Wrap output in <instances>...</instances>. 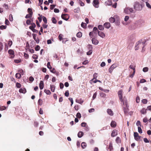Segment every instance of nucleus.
<instances>
[{
	"label": "nucleus",
	"instance_id": "864d4df0",
	"mask_svg": "<svg viewBox=\"0 0 151 151\" xmlns=\"http://www.w3.org/2000/svg\"><path fill=\"white\" fill-rule=\"evenodd\" d=\"M76 116L79 118H81V114L80 113H78L76 115Z\"/></svg>",
	"mask_w": 151,
	"mask_h": 151
},
{
	"label": "nucleus",
	"instance_id": "37998d69",
	"mask_svg": "<svg viewBox=\"0 0 151 151\" xmlns=\"http://www.w3.org/2000/svg\"><path fill=\"white\" fill-rule=\"evenodd\" d=\"M43 20L45 24L47 23V19L46 17L44 16L42 17Z\"/></svg>",
	"mask_w": 151,
	"mask_h": 151
},
{
	"label": "nucleus",
	"instance_id": "ddd939ff",
	"mask_svg": "<svg viewBox=\"0 0 151 151\" xmlns=\"http://www.w3.org/2000/svg\"><path fill=\"white\" fill-rule=\"evenodd\" d=\"M39 86L41 90L43 89L44 87V83L42 81H40L39 84Z\"/></svg>",
	"mask_w": 151,
	"mask_h": 151
},
{
	"label": "nucleus",
	"instance_id": "cd10ccee",
	"mask_svg": "<svg viewBox=\"0 0 151 151\" xmlns=\"http://www.w3.org/2000/svg\"><path fill=\"white\" fill-rule=\"evenodd\" d=\"M93 32L95 34H96L97 32L99 31L97 29V28L96 27H94L93 28Z\"/></svg>",
	"mask_w": 151,
	"mask_h": 151
},
{
	"label": "nucleus",
	"instance_id": "c85d7f7f",
	"mask_svg": "<svg viewBox=\"0 0 151 151\" xmlns=\"http://www.w3.org/2000/svg\"><path fill=\"white\" fill-rule=\"evenodd\" d=\"M44 92L47 95H50L51 93L50 91L48 90L45 89Z\"/></svg>",
	"mask_w": 151,
	"mask_h": 151
},
{
	"label": "nucleus",
	"instance_id": "423d86ee",
	"mask_svg": "<svg viewBox=\"0 0 151 151\" xmlns=\"http://www.w3.org/2000/svg\"><path fill=\"white\" fill-rule=\"evenodd\" d=\"M134 135L135 139L137 141H139L140 140V138L141 137V136H139V134L137 132H134Z\"/></svg>",
	"mask_w": 151,
	"mask_h": 151
},
{
	"label": "nucleus",
	"instance_id": "4468645a",
	"mask_svg": "<svg viewBox=\"0 0 151 151\" xmlns=\"http://www.w3.org/2000/svg\"><path fill=\"white\" fill-rule=\"evenodd\" d=\"M104 26L105 28L109 29L111 26L109 22H106L104 24Z\"/></svg>",
	"mask_w": 151,
	"mask_h": 151
},
{
	"label": "nucleus",
	"instance_id": "f03ea898",
	"mask_svg": "<svg viewBox=\"0 0 151 151\" xmlns=\"http://www.w3.org/2000/svg\"><path fill=\"white\" fill-rule=\"evenodd\" d=\"M122 90H120L118 92V96L119 97V100L120 101L123 103V105L126 106L127 107L128 106L127 105V100L126 97H124L123 99L122 98Z\"/></svg>",
	"mask_w": 151,
	"mask_h": 151
},
{
	"label": "nucleus",
	"instance_id": "8fccbe9b",
	"mask_svg": "<svg viewBox=\"0 0 151 151\" xmlns=\"http://www.w3.org/2000/svg\"><path fill=\"white\" fill-rule=\"evenodd\" d=\"M146 81L145 79H142L140 80V81L139 82L140 83H145V82H146Z\"/></svg>",
	"mask_w": 151,
	"mask_h": 151
},
{
	"label": "nucleus",
	"instance_id": "f704fd0d",
	"mask_svg": "<svg viewBox=\"0 0 151 151\" xmlns=\"http://www.w3.org/2000/svg\"><path fill=\"white\" fill-rule=\"evenodd\" d=\"M42 100L41 99H39L38 101V104L39 105L41 106L42 105Z\"/></svg>",
	"mask_w": 151,
	"mask_h": 151
},
{
	"label": "nucleus",
	"instance_id": "2eb2a0df",
	"mask_svg": "<svg viewBox=\"0 0 151 151\" xmlns=\"http://www.w3.org/2000/svg\"><path fill=\"white\" fill-rule=\"evenodd\" d=\"M92 42L93 44L96 45L98 44L99 42L95 38L92 39Z\"/></svg>",
	"mask_w": 151,
	"mask_h": 151
},
{
	"label": "nucleus",
	"instance_id": "f257e3e1",
	"mask_svg": "<svg viewBox=\"0 0 151 151\" xmlns=\"http://www.w3.org/2000/svg\"><path fill=\"white\" fill-rule=\"evenodd\" d=\"M145 46V42H142V40H139L137 42L135 47V50H137L139 49H142V52L144 51L143 49Z\"/></svg>",
	"mask_w": 151,
	"mask_h": 151
},
{
	"label": "nucleus",
	"instance_id": "bf43d9fd",
	"mask_svg": "<svg viewBox=\"0 0 151 151\" xmlns=\"http://www.w3.org/2000/svg\"><path fill=\"white\" fill-rule=\"evenodd\" d=\"M19 73H20V74L21 75H23L24 74V71L22 69H21L20 70H19Z\"/></svg>",
	"mask_w": 151,
	"mask_h": 151
},
{
	"label": "nucleus",
	"instance_id": "79ce46f5",
	"mask_svg": "<svg viewBox=\"0 0 151 151\" xmlns=\"http://www.w3.org/2000/svg\"><path fill=\"white\" fill-rule=\"evenodd\" d=\"M47 66L48 68L50 69H52V67L50 65V62H48L47 63Z\"/></svg>",
	"mask_w": 151,
	"mask_h": 151
},
{
	"label": "nucleus",
	"instance_id": "052dcab7",
	"mask_svg": "<svg viewBox=\"0 0 151 151\" xmlns=\"http://www.w3.org/2000/svg\"><path fill=\"white\" fill-rule=\"evenodd\" d=\"M65 96L68 97L69 95V93L68 91H65Z\"/></svg>",
	"mask_w": 151,
	"mask_h": 151
},
{
	"label": "nucleus",
	"instance_id": "4d7b16f0",
	"mask_svg": "<svg viewBox=\"0 0 151 151\" xmlns=\"http://www.w3.org/2000/svg\"><path fill=\"white\" fill-rule=\"evenodd\" d=\"M106 65V63L104 62H103L101 64L100 66L101 67H104Z\"/></svg>",
	"mask_w": 151,
	"mask_h": 151
},
{
	"label": "nucleus",
	"instance_id": "2f4dec72",
	"mask_svg": "<svg viewBox=\"0 0 151 151\" xmlns=\"http://www.w3.org/2000/svg\"><path fill=\"white\" fill-rule=\"evenodd\" d=\"M149 70V68L147 67H144L143 68L142 70L144 72H147Z\"/></svg>",
	"mask_w": 151,
	"mask_h": 151
},
{
	"label": "nucleus",
	"instance_id": "b1692460",
	"mask_svg": "<svg viewBox=\"0 0 151 151\" xmlns=\"http://www.w3.org/2000/svg\"><path fill=\"white\" fill-rule=\"evenodd\" d=\"M109 20L110 22L111 23H113L115 22V20L114 18L113 17H111L109 18Z\"/></svg>",
	"mask_w": 151,
	"mask_h": 151
},
{
	"label": "nucleus",
	"instance_id": "ea45409f",
	"mask_svg": "<svg viewBox=\"0 0 151 151\" xmlns=\"http://www.w3.org/2000/svg\"><path fill=\"white\" fill-rule=\"evenodd\" d=\"M123 110H124V113L125 114H126L128 112V109L127 108H126L125 107H124Z\"/></svg>",
	"mask_w": 151,
	"mask_h": 151
},
{
	"label": "nucleus",
	"instance_id": "1a4fd4ad",
	"mask_svg": "<svg viewBox=\"0 0 151 151\" xmlns=\"http://www.w3.org/2000/svg\"><path fill=\"white\" fill-rule=\"evenodd\" d=\"M8 53L11 55L10 57V58H13L14 57V51L12 50H9L8 51Z\"/></svg>",
	"mask_w": 151,
	"mask_h": 151
},
{
	"label": "nucleus",
	"instance_id": "0e129e2a",
	"mask_svg": "<svg viewBox=\"0 0 151 151\" xmlns=\"http://www.w3.org/2000/svg\"><path fill=\"white\" fill-rule=\"evenodd\" d=\"M9 20L7 19H5V24L7 25H8L9 24Z\"/></svg>",
	"mask_w": 151,
	"mask_h": 151
},
{
	"label": "nucleus",
	"instance_id": "13d9d810",
	"mask_svg": "<svg viewBox=\"0 0 151 151\" xmlns=\"http://www.w3.org/2000/svg\"><path fill=\"white\" fill-rule=\"evenodd\" d=\"M86 125V123L85 122H82L81 124V126L82 127H85Z\"/></svg>",
	"mask_w": 151,
	"mask_h": 151
},
{
	"label": "nucleus",
	"instance_id": "58836bf2",
	"mask_svg": "<svg viewBox=\"0 0 151 151\" xmlns=\"http://www.w3.org/2000/svg\"><path fill=\"white\" fill-rule=\"evenodd\" d=\"M100 95L101 97L104 98H105L106 96V94L103 92H101L100 93Z\"/></svg>",
	"mask_w": 151,
	"mask_h": 151
},
{
	"label": "nucleus",
	"instance_id": "bb28decb",
	"mask_svg": "<svg viewBox=\"0 0 151 151\" xmlns=\"http://www.w3.org/2000/svg\"><path fill=\"white\" fill-rule=\"evenodd\" d=\"M51 90L52 92H54L55 91V87L53 85H50V86Z\"/></svg>",
	"mask_w": 151,
	"mask_h": 151
},
{
	"label": "nucleus",
	"instance_id": "f3484780",
	"mask_svg": "<svg viewBox=\"0 0 151 151\" xmlns=\"http://www.w3.org/2000/svg\"><path fill=\"white\" fill-rule=\"evenodd\" d=\"M117 134V132L116 130H113L111 133V136L114 137L116 136Z\"/></svg>",
	"mask_w": 151,
	"mask_h": 151
},
{
	"label": "nucleus",
	"instance_id": "49530a36",
	"mask_svg": "<svg viewBox=\"0 0 151 151\" xmlns=\"http://www.w3.org/2000/svg\"><path fill=\"white\" fill-rule=\"evenodd\" d=\"M6 25H1L0 26V29H5L6 28Z\"/></svg>",
	"mask_w": 151,
	"mask_h": 151
},
{
	"label": "nucleus",
	"instance_id": "0eeeda50",
	"mask_svg": "<svg viewBox=\"0 0 151 151\" xmlns=\"http://www.w3.org/2000/svg\"><path fill=\"white\" fill-rule=\"evenodd\" d=\"M99 0H94L93 1V6L96 8H98L99 7Z\"/></svg>",
	"mask_w": 151,
	"mask_h": 151
},
{
	"label": "nucleus",
	"instance_id": "72a5a7b5",
	"mask_svg": "<svg viewBox=\"0 0 151 151\" xmlns=\"http://www.w3.org/2000/svg\"><path fill=\"white\" fill-rule=\"evenodd\" d=\"M105 3L108 5H111L112 4L111 1L109 0L106 1Z\"/></svg>",
	"mask_w": 151,
	"mask_h": 151
},
{
	"label": "nucleus",
	"instance_id": "473e14b6",
	"mask_svg": "<svg viewBox=\"0 0 151 151\" xmlns=\"http://www.w3.org/2000/svg\"><path fill=\"white\" fill-rule=\"evenodd\" d=\"M80 11L79 7H77V8L74 9V12L75 13H78Z\"/></svg>",
	"mask_w": 151,
	"mask_h": 151
},
{
	"label": "nucleus",
	"instance_id": "e433bc0d",
	"mask_svg": "<svg viewBox=\"0 0 151 151\" xmlns=\"http://www.w3.org/2000/svg\"><path fill=\"white\" fill-rule=\"evenodd\" d=\"M146 6L148 7V8L151 9V5L147 1L146 2Z\"/></svg>",
	"mask_w": 151,
	"mask_h": 151
},
{
	"label": "nucleus",
	"instance_id": "3c124183",
	"mask_svg": "<svg viewBox=\"0 0 151 151\" xmlns=\"http://www.w3.org/2000/svg\"><path fill=\"white\" fill-rule=\"evenodd\" d=\"M143 122L144 123H146L148 121V119L146 117H145L143 118Z\"/></svg>",
	"mask_w": 151,
	"mask_h": 151
},
{
	"label": "nucleus",
	"instance_id": "6e6552de",
	"mask_svg": "<svg viewBox=\"0 0 151 151\" xmlns=\"http://www.w3.org/2000/svg\"><path fill=\"white\" fill-rule=\"evenodd\" d=\"M61 17L63 19L67 21L69 19V16L67 14H62L61 15Z\"/></svg>",
	"mask_w": 151,
	"mask_h": 151
},
{
	"label": "nucleus",
	"instance_id": "09e8293b",
	"mask_svg": "<svg viewBox=\"0 0 151 151\" xmlns=\"http://www.w3.org/2000/svg\"><path fill=\"white\" fill-rule=\"evenodd\" d=\"M0 110L3 111L5 110L6 109V107L4 106H3L1 107H0Z\"/></svg>",
	"mask_w": 151,
	"mask_h": 151
},
{
	"label": "nucleus",
	"instance_id": "4c0bfd02",
	"mask_svg": "<svg viewBox=\"0 0 151 151\" xmlns=\"http://www.w3.org/2000/svg\"><path fill=\"white\" fill-rule=\"evenodd\" d=\"M141 112L142 114H144L146 113V110L145 109L143 108L141 110Z\"/></svg>",
	"mask_w": 151,
	"mask_h": 151
},
{
	"label": "nucleus",
	"instance_id": "c03bdc74",
	"mask_svg": "<svg viewBox=\"0 0 151 151\" xmlns=\"http://www.w3.org/2000/svg\"><path fill=\"white\" fill-rule=\"evenodd\" d=\"M9 20L10 21L12 22L13 20V18L11 14H10L9 16Z\"/></svg>",
	"mask_w": 151,
	"mask_h": 151
},
{
	"label": "nucleus",
	"instance_id": "4be33fe9",
	"mask_svg": "<svg viewBox=\"0 0 151 151\" xmlns=\"http://www.w3.org/2000/svg\"><path fill=\"white\" fill-rule=\"evenodd\" d=\"M87 146L85 142H82L81 144V146L83 149L85 148Z\"/></svg>",
	"mask_w": 151,
	"mask_h": 151
},
{
	"label": "nucleus",
	"instance_id": "603ef678",
	"mask_svg": "<svg viewBox=\"0 0 151 151\" xmlns=\"http://www.w3.org/2000/svg\"><path fill=\"white\" fill-rule=\"evenodd\" d=\"M86 24L85 23H83V22H82L81 24V26L83 28L86 27Z\"/></svg>",
	"mask_w": 151,
	"mask_h": 151
},
{
	"label": "nucleus",
	"instance_id": "5701e85b",
	"mask_svg": "<svg viewBox=\"0 0 151 151\" xmlns=\"http://www.w3.org/2000/svg\"><path fill=\"white\" fill-rule=\"evenodd\" d=\"M116 123L115 121H112L111 123V126L112 127H115L116 126Z\"/></svg>",
	"mask_w": 151,
	"mask_h": 151
},
{
	"label": "nucleus",
	"instance_id": "a878e982",
	"mask_svg": "<svg viewBox=\"0 0 151 151\" xmlns=\"http://www.w3.org/2000/svg\"><path fill=\"white\" fill-rule=\"evenodd\" d=\"M136 124L137 126H138V127H141L142 126L141 122L139 120H138L137 121V122L136 123Z\"/></svg>",
	"mask_w": 151,
	"mask_h": 151
},
{
	"label": "nucleus",
	"instance_id": "393cba45",
	"mask_svg": "<svg viewBox=\"0 0 151 151\" xmlns=\"http://www.w3.org/2000/svg\"><path fill=\"white\" fill-rule=\"evenodd\" d=\"M15 77L19 79L21 78V75L20 73H17L16 74Z\"/></svg>",
	"mask_w": 151,
	"mask_h": 151
},
{
	"label": "nucleus",
	"instance_id": "6e6d98bb",
	"mask_svg": "<svg viewBox=\"0 0 151 151\" xmlns=\"http://www.w3.org/2000/svg\"><path fill=\"white\" fill-rule=\"evenodd\" d=\"M16 87L18 88H20L21 87V85L19 83H17L16 84Z\"/></svg>",
	"mask_w": 151,
	"mask_h": 151
},
{
	"label": "nucleus",
	"instance_id": "f8f14e48",
	"mask_svg": "<svg viewBox=\"0 0 151 151\" xmlns=\"http://www.w3.org/2000/svg\"><path fill=\"white\" fill-rule=\"evenodd\" d=\"M98 35L99 36H100L102 38H104L105 37V34L102 32L98 31Z\"/></svg>",
	"mask_w": 151,
	"mask_h": 151
},
{
	"label": "nucleus",
	"instance_id": "69168bd1",
	"mask_svg": "<svg viewBox=\"0 0 151 151\" xmlns=\"http://www.w3.org/2000/svg\"><path fill=\"white\" fill-rule=\"evenodd\" d=\"M50 70V71L52 73H54L55 72V70L54 68H52Z\"/></svg>",
	"mask_w": 151,
	"mask_h": 151
},
{
	"label": "nucleus",
	"instance_id": "774afa93",
	"mask_svg": "<svg viewBox=\"0 0 151 151\" xmlns=\"http://www.w3.org/2000/svg\"><path fill=\"white\" fill-rule=\"evenodd\" d=\"M129 17L128 16H126L125 17L124 20L125 21L127 22L129 19Z\"/></svg>",
	"mask_w": 151,
	"mask_h": 151
},
{
	"label": "nucleus",
	"instance_id": "de8ad7c7",
	"mask_svg": "<svg viewBox=\"0 0 151 151\" xmlns=\"http://www.w3.org/2000/svg\"><path fill=\"white\" fill-rule=\"evenodd\" d=\"M142 102L144 104H146L147 102V100L146 99H143L142 100Z\"/></svg>",
	"mask_w": 151,
	"mask_h": 151
},
{
	"label": "nucleus",
	"instance_id": "9b49d317",
	"mask_svg": "<svg viewBox=\"0 0 151 151\" xmlns=\"http://www.w3.org/2000/svg\"><path fill=\"white\" fill-rule=\"evenodd\" d=\"M135 28L139 27L140 26V20L137 21L135 23Z\"/></svg>",
	"mask_w": 151,
	"mask_h": 151
},
{
	"label": "nucleus",
	"instance_id": "dca6fc26",
	"mask_svg": "<svg viewBox=\"0 0 151 151\" xmlns=\"http://www.w3.org/2000/svg\"><path fill=\"white\" fill-rule=\"evenodd\" d=\"M107 112L108 114L110 116H113V113L112 110L110 109H107Z\"/></svg>",
	"mask_w": 151,
	"mask_h": 151
},
{
	"label": "nucleus",
	"instance_id": "412c9836",
	"mask_svg": "<svg viewBox=\"0 0 151 151\" xmlns=\"http://www.w3.org/2000/svg\"><path fill=\"white\" fill-rule=\"evenodd\" d=\"M32 12L30 13L27 14L25 18L26 19L31 18L32 17Z\"/></svg>",
	"mask_w": 151,
	"mask_h": 151
},
{
	"label": "nucleus",
	"instance_id": "c756f323",
	"mask_svg": "<svg viewBox=\"0 0 151 151\" xmlns=\"http://www.w3.org/2000/svg\"><path fill=\"white\" fill-rule=\"evenodd\" d=\"M76 36L80 38L82 36V33L81 32H79L77 34Z\"/></svg>",
	"mask_w": 151,
	"mask_h": 151
},
{
	"label": "nucleus",
	"instance_id": "7c9ffc66",
	"mask_svg": "<svg viewBox=\"0 0 151 151\" xmlns=\"http://www.w3.org/2000/svg\"><path fill=\"white\" fill-rule=\"evenodd\" d=\"M98 28L100 30H102L104 29L103 26L101 25H99L98 26Z\"/></svg>",
	"mask_w": 151,
	"mask_h": 151
},
{
	"label": "nucleus",
	"instance_id": "338daca9",
	"mask_svg": "<svg viewBox=\"0 0 151 151\" xmlns=\"http://www.w3.org/2000/svg\"><path fill=\"white\" fill-rule=\"evenodd\" d=\"M34 80V78L32 76H30L29 78V81L30 82H32Z\"/></svg>",
	"mask_w": 151,
	"mask_h": 151
},
{
	"label": "nucleus",
	"instance_id": "c9c22d12",
	"mask_svg": "<svg viewBox=\"0 0 151 151\" xmlns=\"http://www.w3.org/2000/svg\"><path fill=\"white\" fill-rule=\"evenodd\" d=\"M52 22L54 24H55L57 23V20L54 17H52Z\"/></svg>",
	"mask_w": 151,
	"mask_h": 151
},
{
	"label": "nucleus",
	"instance_id": "a19ab883",
	"mask_svg": "<svg viewBox=\"0 0 151 151\" xmlns=\"http://www.w3.org/2000/svg\"><path fill=\"white\" fill-rule=\"evenodd\" d=\"M40 49V47L38 45H37L35 47V50L36 51H37L39 50Z\"/></svg>",
	"mask_w": 151,
	"mask_h": 151
},
{
	"label": "nucleus",
	"instance_id": "a211bd4d",
	"mask_svg": "<svg viewBox=\"0 0 151 151\" xmlns=\"http://www.w3.org/2000/svg\"><path fill=\"white\" fill-rule=\"evenodd\" d=\"M31 25L30 26L29 28L30 29L32 30L33 29H34V28L36 27L35 24L33 23L31 24Z\"/></svg>",
	"mask_w": 151,
	"mask_h": 151
},
{
	"label": "nucleus",
	"instance_id": "aec40b11",
	"mask_svg": "<svg viewBox=\"0 0 151 151\" xmlns=\"http://www.w3.org/2000/svg\"><path fill=\"white\" fill-rule=\"evenodd\" d=\"M19 91L21 93H25L26 92V90L24 88H21L19 89Z\"/></svg>",
	"mask_w": 151,
	"mask_h": 151
},
{
	"label": "nucleus",
	"instance_id": "5fc2aeb1",
	"mask_svg": "<svg viewBox=\"0 0 151 151\" xmlns=\"http://www.w3.org/2000/svg\"><path fill=\"white\" fill-rule=\"evenodd\" d=\"M145 143H149V140L147 139V138H145L143 139Z\"/></svg>",
	"mask_w": 151,
	"mask_h": 151
},
{
	"label": "nucleus",
	"instance_id": "a18cd8bd",
	"mask_svg": "<svg viewBox=\"0 0 151 151\" xmlns=\"http://www.w3.org/2000/svg\"><path fill=\"white\" fill-rule=\"evenodd\" d=\"M138 132L139 133H142V130L141 128V127H138Z\"/></svg>",
	"mask_w": 151,
	"mask_h": 151
},
{
	"label": "nucleus",
	"instance_id": "6ab92c4d",
	"mask_svg": "<svg viewBox=\"0 0 151 151\" xmlns=\"http://www.w3.org/2000/svg\"><path fill=\"white\" fill-rule=\"evenodd\" d=\"M83 135V133L82 132H79L78 134V137L79 138L81 137Z\"/></svg>",
	"mask_w": 151,
	"mask_h": 151
},
{
	"label": "nucleus",
	"instance_id": "e2e57ef3",
	"mask_svg": "<svg viewBox=\"0 0 151 151\" xmlns=\"http://www.w3.org/2000/svg\"><path fill=\"white\" fill-rule=\"evenodd\" d=\"M116 141L117 143H118L120 142V139L119 137H117L116 139Z\"/></svg>",
	"mask_w": 151,
	"mask_h": 151
},
{
	"label": "nucleus",
	"instance_id": "7ed1b4c3",
	"mask_svg": "<svg viewBox=\"0 0 151 151\" xmlns=\"http://www.w3.org/2000/svg\"><path fill=\"white\" fill-rule=\"evenodd\" d=\"M143 6V4H140L139 2H136L134 6V8L136 11H140L142 9Z\"/></svg>",
	"mask_w": 151,
	"mask_h": 151
},
{
	"label": "nucleus",
	"instance_id": "39448f33",
	"mask_svg": "<svg viewBox=\"0 0 151 151\" xmlns=\"http://www.w3.org/2000/svg\"><path fill=\"white\" fill-rule=\"evenodd\" d=\"M118 66V64L116 63H114L112 64L109 69V70L110 73H111L114 69Z\"/></svg>",
	"mask_w": 151,
	"mask_h": 151
},
{
	"label": "nucleus",
	"instance_id": "9d476101",
	"mask_svg": "<svg viewBox=\"0 0 151 151\" xmlns=\"http://www.w3.org/2000/svg\"><path fill=\"white\" fill-rule=\"evenodd\" d=\"M33 38L35 40L36 42L37 43H39V39L37 38H36V35L35 34L33 33L32 34Z\"/></svg>",
	"mask_w": 151,
	"mask_h": 151
},
{
	"label": "nucleus",
	"instance_id": "680f3d73",
	"mask_svg": "<svg viewBox=\"0 0 151 151\" xmlns=\"http://www.w3.org/2000/svg\"><path fill=\"white\" fill-rule=\"evenodd\" d=\"M93 79H96L97 77V74L96 73H95L93 75Z\"/></svg>",
	"mask_w": 151,
	"mask_h": 151
},
{
	"label": "nucleus",
	"instance_id": "20e7f679",
	"mask_svg": "<svg viewBox=\"0 0 151 151\" xmlns=\"http://www.w3.org/2000/svg\"><path fill=\"white\" fill-rule=\"evenodd\" d=\"M124 11L125 13L127 14H129L131 13H135L136 11L132 8L126 7L124 9Z\"/></svg>",
	"mask_w": 151,
	"mask_h": 151
}]
</instances>
